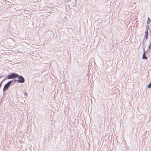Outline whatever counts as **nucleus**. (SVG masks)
I'll use <instances>...</instances> for the list:
<instances>
[{
  "instance_id": "f257e3e1",
  "label": "nucleus",
  "mask_w": 151,
  "mask_h": 151,
  "mask_svg": "<svg viewBox=\"0 0 151 151\" xmlns=\"http://www.w3.org/2000/svg\"><path fill=\"white\" fill-rule=\"evenodd\" d=\"M18 76V74L15 73H11L7 76V78L8 79H11L16 78Z\"/></svg>"
},
{
  "instance_id": "f03ea898",
  "label": "nucleus",
  "mask_w": 151,
  "mask_h": 151,
  "mask_svg": "<svg viewBox=\"0 0 151 151\" xmlns=\"http://www.w3.org/2000/svg\"><path fill=\"white\" fill-rule=\"evenodd\" d=\"M17 77L18 78V81L19 83H23L24 82L25 80L22 76L18 75Z\"/></svg>"
},
{
  "instance_id": "7ed1b4c3",
  "label": "nucleus",
  "mask_w": 151,
  "mask_h": 151,
  "mask_svg": "<svg viewBox=\"0 0 151 151\" xmlns=\"http://www.w3.org/2000/svg\"><path fill=\"white\" fill-rule=\"evenodd\" d=\"M13 81H10L4 85L3 88L4 91H6L8 88L11 83Z\"/></svg>"
},
{
  "instance_id": "20e7f679",
  "label": "nucleus",
  "mask_w": 151,
  "mask_h": 151,
  "mask_svg": "<svg viewBox=\"0 0 151 151\" xmlns=\"http://www.w3.org/2000/svg\"><path fill=\"white\" fill-rule=\"evenodd\" d=\"M148 35V31L147 30L146 32L145 33V36L146 37V39H147Z\"/></svg>"
},
{
  "instance_id": "39448f33",
  "label": "nucleus",
  "mask_w": 151,
  "mask_h": 151,
  "mask_svg": "<svg viewBox=\"0 0 151 151\" xmlns=\"http://www.w3.org/2000/svg\"><path fill=\"white\" fill-rule=\"evenodd\" d=\"M142 58L146 59H147V57L145 56V52H144L143 55L142 56Z\"/></svg>"
},
{
  "instance_id": "423d86ee",
  "label": "nucleus",
  "mask_w": 151,
  "mask_h": 151,
  "mask_svg": "<svg viewBox=\"0 0 151 151\" xmlns=\"http://www.w3.org/2000/svg\"><path fill=\"white\" fill-rule=\"evenodd\" d=\"M150 20L149 17L148 18V20L147 21V23L148 24L150 22Z\"/></svg>"
},
{
  "instance_id": "0eeeda50",
  "label": "nucleus",
  "mask_w": 151,
  "mask_h": 151,
  "mask_svg": "<svg viewBox=\"0 0 151 151\" xmlns=\"http://www.w3.org/2000/svg\"><path fill=\"white\" fill-rule=\"evenodd\" d=\"M148 88H151V82L149 84V85L148 86Z\"/></svg>"
}]
</instances>
